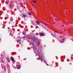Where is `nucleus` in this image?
<instances>
[{
  "label": "nucleus",
  "instance_id": "nucleus-6",
  "mask_svg": "<svg viewBox=\"0 0 73 73\" xmlns=\"http://www.w3.org/2000/svg\"><path fill=\"white\" fill-rule=\"evenodd\" d=\"M42 57H43V56H41V58H40V60L41 61H43V59H44V58H42Z\"/></svg>",
  "mask_w": 73,
  "mask_h": 73
},
{
  "label": "nucleus",
  "instance_id": "nucleus-30",
  "mask_svg": "<svg viewBox=\"0 0 73 73\" xmlns=\"http://www.w3.org/2000/svg\"><path fill=\"white\" fill-rule=\"evenodd\" d=\"M38 52H39V51H38Z\"/></svg>",
  "mask_w": 73,
  "mask_h": 73
},
{
  "label": "nucleus",
  "instance_id": "nucleus-4",
  "mask_svg": "<svg viewBox=\"0 0 73 73\" xmlns=\"http://www.w3.org/2000/svg\"><path fill=\"white\" fill-rule=\"evenodd\" d=\"M11 60L13 61V62H14V58H13V57H11Z\"/></svg>",
  "mask_w": 73,
  "mask_h": 73
},
{
  "label": "nucleus",
  "instance_id": "nucleus-25",
  "mask_svg": "<svg viewBox=\"0 0 73 73\" xmlns=\"http://www.w3.org/2000/svg\"><path fill=\"white\" fill-rule=\"evenodd\" d=\"M7 4H8V3H7Z\"/></svg>",
  "mask_w": 73,
  "mask_h": 73
},
{
  "label": "nucleus",
  "instance_id": "nucleus-7",
  "mask_svg": "<svg viewBox=\"0 0 73 73\" xmlns=\"http://www.w3.org/2000/svg\"><path fill=\"white\" fill-rule=\"evenodd\" d=\"M36 23L38 24H40V22L37 21L36 22Z\"/></svg>",
  "mask_w": 73,
  "mask_h": 73
},
{
  "label": "nucleus",
  "instance_id": "nucleus-16",
  "mask_svg": "<svg viewBox=\"0 0 73 73\" xmlns=\"http://www.w3.org/2000/svg\"><path fill=\"white\" fill-rule=\"evenodd\" d=\"M17 42H19V41H20V40H17Z\"/></svg>",
  "mask_w": 73,
  "mask_h": 73
},
{
  "label": "nucleus",
  "instance_id": "nucleus-14",
  "mask_svg": "<svg viewBox=\"0 0 73 73\" xmlns=\"http://www.w3.org/2000/svg\"><path fill=\"white\" fill-rule=\"evenodd\" d=\"M22 33L23 35H25V34L24 32H23Z\"/></svg>",
  "mask_w": 73,
  "mask_h": 73
},
{
  "label": "nucleus",
  "instance_id": "nucleus-1",
  "mask_svg": "<svg viewBox=\"0 0 73 73\" xmlns=\"http://www.w3.org/2000/svg\"><path fill=\"white\" fill-rule=\"evenodd\" d=\"M30 44H32L33 46V49L34 51V52H35V53H36V52H37L38 53L37 54L38 56L39 57H40V52H38V50L36 49V48L35 47V43H33L32 42H30ZM35 51H36V52H35Z\"/></svg>",
  "mask_w": 73,
  "mask_h": 73
},
{
  "label": "nucleus",
  "instance_id": "nucleus-29",
  "mask_svg": "<svg viewBox=\"0 0 73 73\" xmlns=\"http://www.w3.org/2000/svg\"><path fill=\"white\" fill-rule=\"evenodd\" d=\"M71 27H72V26H71Z\"/></svg>",
  "mask_w": 73,
  "mask_h": 73
},
{
  "label": "nucleus",
  "instance_id": "nucleus-26",
  "mask_svg": "<svg viewBox=\"0 0 73 73\" xmlns=\"http://www.w3.org/2000/svg\"><path fill=\"white\" fill-rule=\"evenodd\" d=\"M34 31H35V30H34Z\"/></svg>",
  "mask_w": 73,
  "mask_h": 73
},
{
  "label": "nucleus",
  "instance_id": "nucleus-31",
  "mask_svg": "<svg viewBox=\"0 0 73 73\" xmlns=\"http://www.w3.org/2000/svg\"><path fill=\"white\" fill-rule=\"evenodd\" d=\"M72 26H73V25H72Z\"/></svg>",
  "mask_w": 73,
  "mask_h": 73
},
{
  "label": "nucleus",
  "instance_id": "nucleus-24",
  "mask_svg": "<svg viewBox=\"0 0 73 73\" xmlns=\"http://www.w3.org/2000/svg\"><path fill=\"white\" fill-rule=\"evenodd\" d=\"M34 42H36H36H35V41H34Z\"/></svg>",
  "mask_w": 73,
  "mask_h": 73
},
{
  "label": "nucleus",
  "instance_id": "nucleus-2",
  "mask_svg": "<svg viewBox=\"0 0 73 73\" xmlns=\"http://www.w3.org/2000/svg\"><path fill=\"white\" fill-rule=\"evenodd\" d=\"M23 16L25 20H27V15H26L25 14H23Z\"/></svg>",
  "mask_w": 73,
  "mask_h": 73
},
{
  "label": "nucleus",
  "instance_id": "nucleus-9",
  "mask_svg": "<svg viewBox=\"0 0 73 73\" xmlns=\"http://www.w3.org/2000/svg\"><path fill=\"white\" fill-rule=\"evenodd\" d=\"M7 60L8 62H10V60H9V58H7Z\"/></svg>",
  "mask_w": 73,
  "mask_h": 73
},
{
  "label": "nucleus",
  "instance_id": "nucleus-23",
  "mask_svg": "<svg viewBox=\"0 0 73 73\" xmlns=\"http://www.w3.org/2000/svg\"><path fill=\"white\" fill-rule=\"evenodd\" d=\"M9 28H10L9 27H8V29H9Z\"/></svg>",
  "mask_w": 73,
  "mask_h": 73
},
{
  "label": "nucleus",
  "instance_id": "nucleus-18",
  "mask_svg": "<svg viewBox=\"0 0 73 73\" xmlns=\"http://www.w3.org/2000/svg\"><path fill=\"white\" fill-rule=\"evenodd\" d=\"M10 36H11V35H12V33H10Z\"/></svg>",
  "mask_w": 73,
  "mask_h": 73
},
{
  "label": "nucleus",
  "instance_id": "nucleus-20",
  "mask_svg": "<svg viewBox=\"0 0 73 73\" xmlns=\"http://www.w3.org/2000/svg\"><path fill=\"white\" fill-rule=\"evenodd\" d=\"M2 60V62H3V60Z\"/></svg>",
  "mask_w": 73,
  "mask_h": 73
},
{
  "label": "nucleus",
  "instance_id": "nucleus-12",
  "mask_svg": "<svg viewBox=\"0 0 73 73\" xmlns=\"http://www.w3.org/2000/svg\"><path fill=\"white\" fill-rule=\"evenodd\" d=\"M44 63L46 64V65H48V64H46V62L45 61V60H44Z\"/></svg>",
  "mask_w": 73,
  "mask_h": 73
},
{
  "label": "nucleus",
  "instance_id": "nucleus-19",
  "mask_svg": "<svg viewBox=\"0 0 73 73\" xmlns=\"http://www.w3.org/2000/svg\"><path fill=\"white\" fill-rule=\"evenodd\" d=\"M33 2L34 3H36V1H33Z\"/></svg>",
  "mask_w": 73,
  "mask_h": 73
},
{
  "label": "nucleus",
  "instance_id": "nucleus-21",
  "mask_svg": "<svg viewBox=\"0 0 73 73\" xmlns=\"http://www.w3.org/2000/svg\"><path fill=\"white\" fill-rule=\"evenodd\" d=\"M27 36H30V35H28Z\"/></svg>",
  "mask_w": 73,
  "mask_h": 73
},
{
  "label": "nucleus",
  "instance_id": "nucleus-10",
  "mask_svg": "<svg viewBox=\"0 0 73 73\" xmlns=\"http://www.w3.org/2000/svg\"><path fill=\"white\" fill-rule=\"evenodd\" d=\"M20 66H18L17 67V68L18 69H20Z\"/></svg>",
  "mask_w": 73,
  "mask_h": 73
},
{
  "label": "nucleus",
  "instance_id": "nucleus-3",
  "mask_svg": "<svg viewBox=\"0 0 73 73\" xmlns=\"http://www.w3.org/2000/svg\"><path fill=\"white\" fill-rule=\"evenodd\" d=\"M52 35L54 37H56V35L54 33H52Z\"/></svg>",
  "mask_w": 73,
  "mask_h": 73
},
{
  "label": "nucleus",
  "instance_id": "nucleus-15",
  "mask_svg": "<svg viewBox=\"0 0 73 73\" xmlns=\"http://www.w3.org/2000/svg\"><path fill=\"white\" fill-rule=\"evenodd\" d=\"M60 38H62L63 36H60Z\"/></svg>",
  "mask_w": 73,
  "mask_h": 73
},
{
  "label": "nucleus",
  "instance_id": "nucleus-8",
  "mask_svg": "<svg viewBox=\"0 0 73 73\" xmlns=\"http://www.w3.org/2000/svg\"><path fill=\"white\" fill-rule=\"evenodd\" d=\"M64 40H61L60 41V42L61 43H63V42H64Z\"/></svg>",
  "mask_w": 73,
  "mask_h": 73
},
{
  "label": "nucleus",
  "instance_id": "nucleus-11",
  "mask_svg": "<svg viewBox=\"0 0 73 73\" xmlns=\"http://www.w3.org/2000/svg\"><path fill=\"white\" fill-rule=\"evenodd\" d=\"M10 21H13V18L11 17L10 18Z\"/></svg>",
  "mask_w": 73,
  "mask_h": 73
},
{
  "label": "nucleus",
  "instance_id": "nucleus-13",
  "mask_svg": "<svg viewBox=\"0 0 73 73\" xmlns=\"http://www.w3.org/2000/svg\"><path fill=\"white\" fill-rule=\"evenodd\" d=\"M28 14L29 15H31V13H29V12H28Z\"/></svg>",
  "mask_w": 73,
  "mask_h": 73
},
{
  "label": "nucleus",
  "instance_id": "nucleus-22",
  "mask_svg": "<svg viewBox=\"0 0 73 73\" xmlns=\"http://www.w3.org/2000/svg\"><path fill=\"white\" fill-rule=\"evenodd\" d=\"M54 32H55V33H57V32H56V31H54Z\"/></svg>",
  "mask_w": 73,
  "mask_h": 73
},
{
  "label": "nucleus",
  "instance_id": "nucleus-28",
  "mask_svg": "<svg viewBox=\"0 0 73 73\" xmlns=\"http://www.w3.org/2000/svg\"><path fill=\"white\" fill-rule=\"evenodd\" d=\"M19 4H20V3H19Z\"/></svg>",
  "mask_w": 73,
  "mask_h": 73
},
{
  "label": "nucleus",
  "instance_id": "nucleus-17",
  "mask_svg": "<svg viewBox=\"0 0 73 73\" xmlns=\"http://www.w3.org/2000/svg\"><path fill=\"white\" fill-rule=\"evenodd\" d=\"M25 37H25V36H24V37H23V38H25Z\"/></svg>",
  "mask_w": 73,
  "mask_h": 73
},
{
  "label": "nucleus",
  "instance_id": "nucleus-27",
  "mask_svg": "<svg viewBox=\"0 0 73 73\" xmlns=\"http://www.w3.org/2000/svg\"><path fill=\"white\" fill-rule=\"evenodd\" d=\"M32 38H32V37H31Z\"/></svg>",
  "mask_w": 73,
  "mask_h": 73
},
{
  "label": "nucleus",
  "instance_id": "nucleus-5",
  "mask_svg": "<svg viewBox=\"0 0 73 73\" xmlns=\"http://www.w3.org/2000/svg\"><path fill=\"white\" fill-rule=\"evenodd\" d=\"M44 35V34L43 33H40V36H43Z\"/></svg>",
  "mask_w": 73,
  "mask_h": 73
}]
</instances>
